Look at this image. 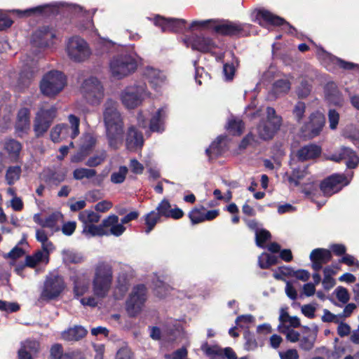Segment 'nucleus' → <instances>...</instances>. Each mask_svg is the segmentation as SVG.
Masks as SVG:
<instances>
[{"mask_svg": "<svg viewBox=\"0 0 359 359\" xmlns=\"http://www.w3.org/2000/svg\"><path fill=\"white\" fill-rule=\"evenodd\" d=\"M65 288V283L63 277L58 274H50L46 276L40 298L44 301L55 299Z\"/></svg>", "mask_w": 359, "mask_h": 359, "instance_id": "1a4fd4ad", "label": "nucleus"}, {"mask_svg": "<svg viewBox=\"0 0 359 359\" xmlns=\"http://www.w3.org/2000/svg\"><path fill=\"white\" fill-rule=\"evenodd\" d=\"M145 84L127 87L121 95L123 104L128 109L139 106L145 93Z\"/></svg>", "mask_w": 359, "mask_h": 359, "instance_id": "2eb2a0df", "label": "nucleus"}, {"mask_svg": "<svg viewBox=\"0 0 359 359\" xmlns=\"http://www.w3.org/2000/svg\"><path fill=\"white\" fill-rule=\"evenodd\" d=\"M154 24L160 27L163 32L180 33L187 29V21L184 19L165 18L157 15Z\"/></svg>", "mask_w": 359, "mask_h": 359, "instance_id": "f3484780", "label": "nucleus"}, {"mask_svg": "<svg viewBox=\"0 0 359 359\" xmlns=\"http://www.w3.org/2000/svg\"><path fill=\"white\" fill-rule=\"evenodd\" d=\"M56 38V30L50 26L39 27L32 34L31 43L38 48H48L54 44Z\"/></svg>", "mask_w": 359, "mask_h": 359, "instance_id": "4468645a", "label": "nucleus"}, {"mask_svg": "<svg viewBox=\"0 0 359 359\" xmlns=\"http://www.w3.org/2000/svg\"><path fill=\"white\" fill-rule=\"evenodd\" d=\"M202 348L208 356L217 355L221 357L223 355V349L217 345L209 346L205 344Z\"/></svg>", "mask_w": 359, "mask_h": 359, "instance_id": "13d9d810", "label": "nucleus"}, {"mask_svg": "<svg viewBox=\"0 0 359 359\" xmlns=\"http://www.w3.org/2000/svg\"><path fill=\"white\" fill-rule=\"evenodd\" d=\"M15 130L27 133L30 128V110L27 107L20 109L17 114Z\"/></svg>", "mask_w": 359, "mask_h": 359, "instance_id": "393cba45", "label": "nucleus"}, {"mask_svg": "<svg viewBox=\"0 0 359 359\" xmlns=\"http://www.w3.org/2000/svg\"><path fill=\"white\" fill-rule=\"evenodd\" d=\"M81 92L86 102L91 105L98 104L104 96V89L101 82L91 76L83 82Z\"/></svg>", "mask_w": 359, "mask_h": 359, "instance_id": "9d476101", "label": "nucleus"}, {"mask_svg": "<svg viewBox=\"0 0 359 359\" xmlns=\"http://www.w3.org/2000/svg\"><path fill=\"white\" fill-rule=\"evenodd\" d=\"M335 294L337 299L343 304H346L350 299L348 291L342 286H338L335 289Z\"/></svg>", "mask_w": 359, "mask_h": 359, "instance_id": "4d7b16f0", "label": "nucleus"}, {"mask_svg": "<svg viewBox=\"0 0 359 359\" xmlns=\"http://www.w3.org/2000/svg\"><path fill=\"white\" fill-rule=\"evenodd\" d=\"M116 359H133V353L128 348H121L117 351Z\"/></svg>", "mask_w": 359, "mask_h": 359, "instance_id": "774afa93", "label": "nucleus"}, {"mask_svg": "<svg viewBox=\"0 0 359 359\" xmlns=\"http://www.w3.org/2000/svg\"><path fill=\"white\" fill-rule=\"evenodd\" d=\"M46 259V253L41 250L34 252L32 255L25 257V265L29 268H35L40 262Z\"/></svg>", "mask_w": 359, "mask_h": 359, "instance_id": "f704fd0d", "label": "nucleus"}, {"mask_svg": "<svg viewBox=\"0 0 359 359\" xmlns=\"http://www.w3.org/2000/svg\"><path fill=\"white\" fill-rule=\"evenodd\" d=\"M57 116V108L51 106L48 109L41 108L34 121L33 130L36 137H42L50 128Z\"/></svg>", "mask_w": 359, "mask_h": 359, "instance_id": "6e6552de", "label": "nucleus"}, {"mask_svg": "<svg viewBox=\"0 0 359 359\" xmlns=\"http://www.w3.org/2000/svg\"><path fill=\"white\" fill-rule=\"evenodd\" d=\"M36 239L41 243L43 251L46 253V262H48L50 249L53 247V243L51 241H48V237L43 229H36Z\"/></svg>", "mask_w": 359, "mask_h": 359, "instance_id": "7c9ffc66", "label": "nucleus"}, {"mask_svg": "<svg viewBox=\"0 0 359 359\" xmlns=\"http://www.w3.org/2000/svg\"><path fill=\"white\" fill-rule=\"evenodd\" d=\"M20 309V305L16 302H7L0 300V311L13 313L18 311Z\"/></svg>", "mask_w": 359, "mask_h": 359, "instance_id": "bf43d9fd", "label": "nucleus"}, {"mask_svg": "<svg viewBox=\"0 0 359 359\" xmlns=\"http://www.w3.org/2000/svg\"><path fill=\"white\" fill-rule=\"evenodd\" d=\"M160 218L159 214L154 210L151 211L144 216L145 224L147 226L144 232L147 234L149 233L154 229L157 222L160 220Z\"/></svg>", "mask_w": 359, "mask_h": 359, "instance_id": "ea45409f", "label": "nucleus"}, {"mask_svg": "<svg viewBox=\"0 0 359 359\" xmlns=\"http://www.w3.org/2000/svg\"><path fill=\"white\" fill-rule=\"evenodd\" d=\"M315 341L314 337H303L299 339V347L305 351H309L313 348Z\"/></svg>", "mask_w": 359, "mask_h": 359, "instance_id": "864d4df0", "label": "nucleus"}, {"mask_svg": "<svg viewBox=\"0 0 359 359\" xmlns=\"http://www.w3.org/2000/svg\"><path fill=\"white\" fill-rule=\"evenodd\" d=\"M71 126L67 123L56 125L50 131V139L54 142H59L66 137L74 139L79 134L80 119L74 114L68 116Z\"/></svg>", "mask_w": 359, "mask_h": 359, "instance_id": "0eeeda50", "label": "nucleus"}, {"mask_svg": "<svg viewBox=\"0 0 359 359\" xmlns=\"http://www.w3.org/2000/svg\"><path fill=\"white\" fill-rule=\"evenodd\" d=\"M257 19H261L266 24L275 27L285 26L283 29L290 34H294L297 29L283 18L273 14L271 11L262 8L259 9L256 15Z\"/></svg>", "mask_w": 359, "mask_h": 359, "instance_id": "dca6fc26", "label": "nucleus"}, {"mask_svg": "<svg viewBox=\"0 0 359 359\" xmlns=\"http://www.w3.org/2000/svg\"><path fill=\"white\" fill-rule=\"evenodd\" d=\"M127 173V167L124 165L121 166L118 172H113L111 175V181L114 184H121L124 182Z\"/></svg>", "mask_w": 359, "mask_h": 359, "instance_id": "8fccbe9b", "label": "nucleus"}, {"mask_svg": "<svg viewBox=\"0 0 359 359\" xmlns=\"http://www.w3.org/2000/svg\"><path fill=\"white\" fill-rule=\"evenodd\" d=\"M109 67L112 76L121 79L133 73L137 65L136 60L130 55H120L113 57Z\"/></svg>", "mask_w": 359, "mask_h": 359, "instance_id": "423d86ee", "label": "nucleus"}, {"mask_svg": "<svg viewBox=\"0 0 359 359\" xmlns=\"http://www.w3.org/2000/svg\"><path fill=\"white\" fill-rule=\"evenodd\" d=\"M145 76L154 88L160 86L165 80V75L161 71L154 68L147 69Z\"/></svg>", "mask_w": 359, "mask_h": 359, "instance_id": "c756f323", "label": "nucleus"}, {"mask_svg": "<svg viewBox=\"0 0 359 359\" xmlns=\"http://www.w3.org/2000/svg\"><path fill=\"white\" fill-rule=\"evenodd\" d=\"M66 83V76L62 72L52 70L43 76L40 89L44 95L54 97L63 90Z\"/></svg>", "mask_w": 359, "mask_h": 359, "instance_id": "20e7f679", "label": "nucleus"}, {"mask_svg": "<svg viewBox=\"0 0 359 359\" xmlns=\"http://www.w3.org/2000/svg\"><path fill=\"white\" fill-rule=\"evenodd\" d=\"M48 4L40 5L36 7L27 8L25 10L15 9L13 10V13L17 15L19 18H27L32 15H41L44 13L46 8H48Z\"/></svg>", "mask_w": 359, "mask_h": 359, "instance_id": "473e14b6", "label": "nucleus"}, {"mask_svg": "<svg viewBox=\"0 0 359 359\" xmlns=\"http://www.w3.org/2000/svg\"><path fill=\"white\" fill-rule=\"evenodd\" d=\"M168 291V286L158 278L154 282V292L156 297L163 298Z\"/></svg>", "mask_w": 359, "mask_h": 359, "instance_id": "09e8293b", "label": "nucleus"}, {"mask_svg": "<svg viewBox=\"0 0 359 359\" xmlns=\"http://www.w3.org/2000/svg\"><path fill=\"white\" fill-rule=\"evenodd\" d=\"M184 41H189L193 50L203 53H210L217 48V45L212 38L203 35H194L184 39Z\"/></svg>", "mask_w": 359, "mask_h": 359, "instance_id": "a211bd4d", "label": "nucleus"}, {"mask_svg": "<svg viewBox=\"0 0 359 359\" xmlns=\"http://www.w3.org/2000/svg\"><path fill=\"white\" fill-rule=\"evenodd\" d=\"M4 148L12 161H18L20 154L22 149V144L19 141L13 138L6 139L4 142Z\"/></svg>", "mask_w": 359, "mask_h": 359, "instance_id": "bb28decb", "label": "nucleus"}, {"mask_svg": "<svg viewBox=\"0 0 359 359\" xmlns=\"http://www.w3.org/2000/svg\"><path fill=\"white\" fill-rule=\"evenodd\" d=\"M271 238V233L264 229H262L260 230H257L255 233V242L256 245L261 248H264L265 247V243L266 241Z\"/></svg>", "mask_w": 359, "mask_h": 359, "instance_id": "c03bdc74", "label": "nucleus"}, {"mask_svg": "<svg viewBox=\"0 0 359 359\" xmlns=\"http://www.w3.org/2000/svg\"><path fill=\"white\" fill-rule=\"evenodd\" d=\"M107 157V151L105 150H102L93 156H90L85 164L90 168L97 167L101 165L106 160Z\"/></svg>", "mask_w": 359, "mask_h": 359, "instance_id": "79ce46f5", "label": "nucleus"}, {"mask_svg": "<svg viewBox=\"0 0 359 359\" xmlns=\"http://www.w3.org/2000/svg\"><path fill=\"white\" fill-rule=\"evenodd\" d=\"M25 254V251L22 248L18 246L14 247L8 254L6 257L13 260H16L22 257Z\"/></svg>", "mask_w": 359, "mask_h": 359, "instance_id": "0e129e2a", "label": "nucleus"}, {"mask_svg": "<svg viewBox=\"0 0 359 359\" xmlns=\"http://www.w3.org/2000/svg\"><path fill=\"white\" fill-rule=\"evenodd\" d=\"M243 337L245 340V346L248 350H254L257 347V343L254 334L250 331H245Z\"/></svg>", "mask_w": 359, "mask_h": 359, "instance_id": "5fc2aeb1", "label": "nucleus"}, {"mask_svg": "<svg viewBox=\"0 0 359 359\" xmlns=\"http://www.w3.org/2000/svg\"><path fill=\"white\" fill-rule=\"evenodd\" d=\"M330 159L335 162H340L341 160L347 159L346 166L350 169L355 168L359 163V158L356 152L351 148L346 147H342L338 154L332 155Z\"/></svg>", "mask_w": 359, "mask_h": 359, "instance_id": "5701e85b", "label": "nucleus"}, {"mask_svg": "<svg viewBox=\"0 0 359 359\" xmlns=\"http://www.w3.org/2000/svg\"><path fill=\"white\" fill-rule=\"evenodd\" d=\"M87 334V330L82 326H75L62 333L63 339L68 341H76L81 339Z\"/></svg>", "mask_w": 359, "mask_h": 359, "instance_id": "cd10ccee", "label": "nucleus"}, {"mask_svg": "<svg viewBox=\"0 0 359 359\" xmlns=\"http://www.w3.org/2000/svg\"><path fill=\"white\" fill-rule=\"evenodd\" d=\"M43 180L48 184L57 186L65 180V174L49 170L47 173L43 175Z\"/></svg>", "mask_w": 359, "mask_h": 359, "instance_id": "e433bc0d", "label": "nucleus"}, {"mask_svg": "<svg viewBox=\"0 0 359 359\" xmlns=\"http://www.w3.org/2000/svg\"><path fill=\"white\" fill-rule=\"evenodd\" d=\"M346 177L344 175H332L320 182V189L324 195L332 196L341 189L339 187L344 183Z\"/></svg>", "mask_w": 359, "mask_h": 359, "instance_id": "aec40b11", "label": "nucleus"}, {"mask_svg": "<svg viewBox=\"0 0 359 359\" xmlns=\"http://www.w3.org/2000/svg\"><path fill=\"white\" fill-rule=\"evenodd\" d=\"M67 51L69 57L76 62L84 61L90 54L87 42L78 36H72L69 39Z\"/></svg>", "mask_w": 359, "mask_h": 359, "instance_id": "ddd939ff", "label": "nucleus"}, {"mask_svg": "<svg viewBox=\"0 0 359 359\" xmlns=\"http://www.w3.org/2000/svg\"><path fill=\"white\" fill-rule=\"evenodd\" d=\"M206 27H209L221 36L242 38L250 36L252 26L250 24L227 20H207L193 21L187 29L192 30L195 28Z\"/></svg>", "mask_w": 359, "mask_h": 359, "instance_id": "f03ea898", "label": "nucleus"}, {"mask_svg": "<svg viewBox=\"0 0 359 359\" xmlns=\"http://www.w3.org/2000/svg\"><path fill=\"white\" fill-rule=\"evenodd\" d=\"M318 191V188L313 182L304 184L302 186L301 192L308 198H312Z\"/></svg>", "mask_w": 359, "mask_h": 359, "instance_id": "603ef678", "label": "nucleus"}, {"mask_svg": "<svg viewBox=\"0 0 359 359\" xmlns=\"http://www.w3.org/2000/svg\"><path fill=\"white\" fill-rule=\"evenodd\" d=\"M325 124L324 114L316 111L309 115L308 120L301 127L300 132L304 137L311 140L320 135Z\"/></svg>", "mask_w": 359, "mask_h": 359, "instance_id": "9b49d317", "label": "nucleus"}, {"mask_svg": "<svg viewBox=\"0 0 359 359\" xmlns=\"http://www.w3.org/2000/svg\"><path fill=\"white\" fill-rule=\"evenodd\" d=\"M163 112V109H159L151 117L149 123V129L151 132L162 133L164 130Z\"/></svg>", "mask_w": 359, "mask_h": 359, "instance_id": "2f4dec72", "label": "nucleus"}, {"mask_svg": "<svg viewBox=\"0 0 359 359\" xmlns=\"http://www.w3.org/2000/svg\"><path fill=\"white\" fill-rule=\"evenodd\" d=\"M83 232L88 233L93 236H102L109 235V231L103 229L101 224L98 226L93 224L86 225L85 228L83 229Z\"/></svg>", "mask_w": 359, "mask_h": 359, "instance_id": "49530a36", "label": "nucleus"}, {"mask_svg": "<svg viewBox=\"0 0 359 359\" xmlns=\"http://www.w3.org/2000/svg\"><path fill=\"white\" fill-rule=\"evenodd\" d=\"M97 172L94 169H88L85 168H76L73 172V177L76 180H81L83 178L90 179L95 177Z\"/></svg>", "mask_w": 359, "mask_h": 359, "instance_id": "37998d69", "label": "nucleus"}, {"mask_svg": "<svg viewBox=\"0 0 359 359\" xmlns=\"http://www.w3.org/2000/svg\"><path fill=\"white\" fill-rule=\"evenodd\" d=\"M282 125V117L276 114L273 107L266 108V119L257 126L259 137L263 140H271Z\"/></svg>", "mask_w": 359, "mask_h": 359, "instance_id": "39448f33", "label": "nucleus"}, {"mask_svg": "<svg viewBox=\"0 0 359 359\" xmlns=\"http://www.w3.org/2000/svg\"><path fill=\"white\" fill-rule=\"evenodd\" d=\"M188 354L187 349L185 347H182L175 351L171 355H167V359H184Z\"/></svg>", "mask_w": 359, "mask_h": 359, "instance_id": "338daca9", "label": "nucleus"}, {"mask_svg": "<svg viewBox=\"0 0 359 359\" xmlns=\"http://www.w3.org/2000/svg\"><path fill=\"white\" fill-rule=\"evenodd\" d=\"M96 140L94 137H90L88 140L83 143L78 151L71 157V162L78 163L82 162L90 153L95 146Z\"/></svg>", "mask_w": 359, "mask_h": 359, "instance_id": "a878e982", "label": "nucleus"}, {"mask_svg": "<svg viewBox=\"0 0 359 359\" xmlns=\"http://www.w3.org/2000/svg\"><path fill=\"white\" fill-rule=\"evenodd\" d=\"M22 169L20 165L10 166L6 173V180L8 185H13L20 177Z\"/></svg>", "mask_w": 359, "mask_h": 359, "instance_id": "58836bf2", "label": "nucleus"}, {"mask_svg": "<svg viewBox=\"0 0 359 359\" xmlns=\"http://www.w3.org/2000/svg\"><path fill=\"white\" fill-rule=\"evenodd\" d=\"M224 140L223 136H218L217 139L210 144L209 147L206 149L205 154L208 156L209 160L213 158H217L222 154L224 149L222 146V143Z\"/></svg>", "mask_w": 359, "mask_h": 359, "instance_id": "c85d7f7f", "label": "nucleus"}, {"mask_svg": "<svg viewBox=\"0 0 359 359\" xmlns=\"http://www.w3.org/2000/svg\"><path fill=\"white\" fill-rule=\"evenodd\" d=\"M60 213L53 212L44 219V223L42 224L43 228L53 229L56 225Z\"/></svg>", "mask_w": 359, "mask_h": 359, "instance_id": "6e6d98bb", "label": "nucleus"}, {"mask_svg": "<svg viewBox=\"0 0 359 359\" xmlns=\"http://www.w3.org/2000/svg\"><path fill=\"white\" fill-rule=\"evenodd\" d=\"M112 280V266L105 262H100L95 266L93 280V290L95 296L104 298L109 291Z\"/></svg>", "mask_w": 359, "mask_h": 359, "instance_id": "7ed1b4c3", "label": "nucleus"}, {"mask_svg": "<svg viewBox=\"0 0 359 359\" xmlns=\"http://www.w3.org/2000/svg\"><path fill=\"white\" fill-rule=\"evenodd\" d=\"M130 280L126 273H119L117 277L116 290H118L121 296H124L130 287Z\"/></svg>", "mask_w": 359, "mask_h": 359, "instance_id": "4c0bfd02", "label": "nucleus"}, {"mask_svg": "<svg viewBox=\"0 0 359 359\" xmlns=\"http://www.w3.org/2000/svg\"><path fill=\"white\" fill-rule=\"evenodd\" d=\"M311 267L315 271H319L323 264H326L332 259V252L325 248H316L310 254Z\"/></svg>", "mask_w": 359, "mask_h": 359, "instance_id": "412c9836", "label": "nucleus"}, {"mask_svg": "<svg viewBox=\"0 0 359 359\" xmlns=\"http://www.w3.org/2000/svg\"><path fill=\"white\" fill-rule=\"evenodd\" d=\"M205 210V208L203 205L195 207L191 209V210L188 214V217L190 219L192 224H197L204 222L203 211Z\"/></svg>", "mask_w": 359, "mask_h": 359, "instance_id": "a19ab883", "label": "nucleus"}, {"mask_svg": "<svg viewBox=\"0 0 359 359\" xmlns=\"http://www.w3.org/2000/svg\"><path fill=\"white\" fill-rule=\"evenodd\" d=\"M330 61L334 64L340 67L341 69H345V70H351L353 69L355 67H358V65L345 61L339 57H337L336 56H332L330 57Z\"/></svg>", "mask_w": 359, "mask_h": 359, "instance_id": "de8ad7c7", "label": "nucleus"}, {"mask_svg": "<svg viewBox=\"0 0 359 359\" xmlns=\"http://www.w3.org/2000/svg\"><path fill=\"white\" fill-rule=\"evenodd\" d=\"M118 103L108 99L104 104L103 120L109 147L114 150L119 148L123 140L124 123L118 111Z\"/></svg>", "mask_w": 359, "mask_h": 359, "instance_id": "f257e3e1", "label": "nucleus"}, {"mask_svg": "<svg viewBox=\"0 0 359 359\" xmlns=\"http://www.w3.org/2000/svg\"><path fill=\"white\" fill-rule=\"evenodd\" d=\"M322 153L320 146L310 143L297 150V156L300 161H306L318 158Z\"/></svg>", "mask_w": 359, "mask_h": 359, "instance_id": "b1692460", "label": "nucleus"}, {"mask_svg": "<svg viewBox=\"0 0 359 359\" xmlns=\"http://www.w3.org/2000/svg\"><path fill=\"white\" fill-rule=\"evenodd\" d=\"M76 228V222H67L65 223L62 226V232L65 236H72L75 231Z\"/></svg>", "mask_w": 359, "mask_h": 359, "instance_id": "69168bd1", "label": "nucleus"}, {"mask_svg": "<svg viewBox=\"0 0 359 359\" xmlns=\"http://www.w3.org/2000/svg\"><path fill=\"white\" fill-rule=\"evenodd\" d=\"M147 288L144 284L134 286L126 301V310L130 317L136 316L147 300Z\"/></svg>", "mask_w": 359, "mask_h": 359, "instance_id": "f8f14e48", "label": "nucleus"}, {"mask_svg": "<svg viewBox=\"0 0 359 359\" xmlns=\"http://www.w3.org/2000/svg\"><path fill=\"white\" fill-rule=\"evenodd\" d=\"M291 88V83L287 79H278L273 84V90L276 93H287Z\"/></svg>", "mask_w": 359, "mask_h": 359, "instance_id": "a18cd8bd", "label": "nucleus"}, {"mask_svg": "<svg viewBox=\"0 0 359 359\" xmlns=\"http://www.w3.org/2000/svg\"><path fill=\"white\" fill-rule=\"evenodd\" d=\"M306 111V104L304 102L299 101L296 103L292 110V114L296 121L300 123L304 116Z\"/></svg>", "mask_w": 359, "mask_h": 359, "instance_id": "3c124183", "label": "nucleus"}, {"mask_svg": "<svg viewBox=\"0 0 359 359\" xmlns=\"http://www.w3.org/2000/svg\"><path fill=\"white\" fill-rule=\"evenodd\" d=\"M144 143L143 134L135 126L128 128L126 134V147L131 151L142 149Z\"/></svg>", "mask_w": 359, "mask_h": 359, "instance_id": "6ab92c4d", "label": "nucleus"}, {"mask_svg": "<svg viewBox=\"0 0 359 359\" xmlns=\"http://www.w3.org/2000/svg\"><path fill=\"white\" fill-rule=\"evenodd\" d=\"M259 266L262 269H266L278 264L277 256L266 252H263L258 259Z\"/></svg>", "mask_w": 359, "mask_h": 359, "instance_id": "c9c22d12", "label": "nucleus"}, {"mask_svg": "<svg viewBox=\"0 0 359 359\" xmlns=\"http://www.w3.org/2000/svg\"><path fill=\"white\" fill-rule=\"evenodd\" d=\"M330 128L335 129L339 123V114L335 109H330L328 113Z\"/></svg>", "mask_w": 359, "mask_h": 359, "instance_id": "680f3d73", "label": "nucleus"}, {"mask_svg": "<svg viewBox=\"0 0 359 359\" xmlns=\"http://www.w3.org/2000/svg\"><path fill=\"white\" fill-rule=\"evenodd\" d=\"M226 128L231 135L240 136L245 128V123L241 119L232 118L229 120Z\"/></svg>", "mask_w": 359, "mask_h": 359, "instance_id": "72a5a7b5", "label": "nucleus"}, {"mask_svg": "<svg viewBox=\"0 0 359 359\" xmlns=\"http://www.w3.org/2000/svg\"><path fill=\"white\" fill-rule=\"evenodd\" d=\"M22 346L26 348L32 355L36 354L40 348L39 343L37 341L30 339L26 340Z\"/></svg>", "mask_w": 359, "mask_h": 359, "instance_id": "052dcab7", "label": "nucleus"}, {"mask_svg": "<svg viewBox=\"0 0 359 359\" xmlns=\"http://www.w3.org/2000/svg\"><path fill=\"white\" fill-rule=\"evenodd\" d=\"M156 210L160 217H164L165 218H172L177 220L182 218L184 215V211L176 205L172 208L170 201L166 198L163 199L158 203Z\"/></svg>", "mask_w": 359, "mask_h": 359, "instance_id": "4be33fe9", "label": "nucleus"}, {"mask_svg": "<svg viewBox=\"0 0 359 359\" xmlns=\"http://www.w3.org/2000/svg\"><path fill=\"white\" fill-rule=\"evenodd\" d=\"M339 262V263L346 264L348 266H355L359 269V262L351 255L345 254Z\"/></svg>", "mask_w": 359, "mask_h": 359, "instance_id": "e2e57ef3", "label": "nucleus"}]
</instances>
